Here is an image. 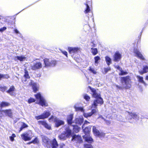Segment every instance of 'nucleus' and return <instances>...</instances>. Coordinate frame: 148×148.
<instances>
[{"instance_id": "1", "label": "nucleus", "mask_w": 148, "mask_h": 148, "mask_svg": "<svg viewBox=\"0 0 148 148\" xmlns=\"http://www.w3.org/2000/svg\"><path fill=\"white\" fill-rule=\"evenodd\" d=\"M89 88L92 93L93 97L96 98L90 106V107L91 108L93 107L95 108L99 104L101 105L103 103V99L101 97L100 93L98 89L96 90L94 88H92L90 86H89Z\"/></svg>"}, {"instance_id": "2", "label": "nucleus", "mask_w": 148, "mask_h": 148, "mask_svg": "<svg viewBox=\"0 0 148 148\" xmlns=\"http://www.w3.org/2000/svg\"><path fill=\"white\" fill-rule=\"evenodd\" d=\"M70 127H68L65 131L58 135V138L60 140H64L70 137L71 134V130Z\"/></svg>"}, {"instance_id": "3", "label": "nucleus", "mask_w": 148, "mask_h": 148, "mask_svg": "<svg viewBox=\"0 0 148 148\" xmlns=\"http://www.w3.org/2000/svg\"><path fill=\"white\" fill-rule=\"evenodd\" d=\"M91 127L88 126L86 127L83 130L85 135L83 136V138L85 141L89 143H91L93 142V139L90 136L89 133L90 132Z\"/></svg>"}, {"instance_id": "4", "label": "nucleus", "mask_w": 148, "mask_h": 148, "mask_svg": "<svg viewBox=\"0 0 148 148\" xmlns=\"http://www.w3.org/2000/svg\"><path fill=\"white\" fill-rule=\"evenodd\" d=\"M36 99L38 100H39V101L38 103L40 105L42 106H47V104L46 102V101L45 99L41 96L40 93L37 94L35 95Z\"/></svg>"}, {"instance_id": "5", "label": "nucleus", "mask_w": 148, "mask_h": 148, "mask_svg": "<svg viewBox=\"0 0 148 148\" xmlns=\"http://www.w3.org/2000/svg\"><path fill=\"white\" fill-rule=\"evenodd\" d=\"M121 81L122 83H125L126 86V88H128L131 87V80L129 77L127 76L121 77Z\"/></svg>"}, {"instance_id": "6", "label": "nucleus", "mask_w": 148, "mask_h": 148, "mask_svg": "<svg viewBox=\"0 0 148 148\" xmlns=\"http://www.w3.org/2000/svg\"><path fill=\"white\" fill-rule=\"evenodd\" d=\"M21 136L22 139L24 141H29L31 140L32 138V134L31 131H29L23 133Z\"/></svg>"}, {"instance_id": "7", "label": "nucleus", "mask_w": 148, "mask_h": 148, "mask_svg": "<svg viewBox=\"0 0 148 148\" xmlns=\"http://www.w3.org/2000/svg\"><path fill=\"white\" fill-rule=\"evenodd\" d=\"M45 64V67H48L50 66H54L56 64L55 60H51V59L45 58L43 60Z\"/></svg>"}, {"instance_id": "8", "label": "nucleus", "mask_w": 148, "mask_h": 148, "mask_svg": "<svg viewBox=\"0 0 148 148\" xmlns=\"http://www.w3.org/2000/svg\"><path fill=\"white\" fill-rule=\"evenodd\" d=\"M41 138L44 145L48 148H51V140L47 137L44 136L42 135Z\"/></svg>"}, {"instance_id": "9", "label": "nucleus", "mask_w": 148, "mask_h": 148, "mask_svg": "<svg viewBox=\"0 0 148 148\" xmlns=\"http://www.w3.org/2000/svg\"><path fill=\"white\" fill-rule=\"evenodd\" d=\"M50 120L53 119L55 123L56 126L58 127L61 125L64 124V121L61 120L59 118H57L55 116H51L49 119Z\"/></svg>"}, {"instance_id": "10", "label": "nucleus", "mask_w": 148, "mask_h": 148, "mask_svg": "<svg viewBox=\"0 0 148 148\" xmlns=\"http://www.w3.org/2000/svg\"><path fill=\"white\" fill-rule=\"evenodd\" d=\"M92 131L95 136H98L100 138H102L105 136V133L99 131L95 126L93 127Z\"/></svg>"}, {"instance_id": "11", "label": "nucleus", "mask_w": 148, "mask_h": 148, "mask_svg": "<svg viewBox=\"0 0 148 148\" xmlns=\"http://www.w3.org/2000/svg\"><path fill=\"white\" fill-rule=\"evenodd\" d=\"M42 67V64L41 62H37L34 63L33 65L31 66V69L33 70H36L40 69Z\"/></svg>"}, {"instance_id": "12", "label": "nucleus", "mask_w": 148, "mask_h": 148, "mask_svg": "<svg viewBox=\"0 0 148 148\" xmlns=\"http://www.w3.org/2000/svg\"><path fill=\"white\" fill-rule=\"evenodd\" d=\"M134 52L135 54V56L140 59L142 60L145 59L143 55L137 49L134 48Z\"/></svg>"}, {"instance_id": "13", "label": "nucleus", "mask_w": 148, "mask_h": 148, "mask_svg": "<svg viewBox=\"0 0 148 148\" xmlns=\"http://www.w3.org/2000/svg\"><path fill=\"white\" fill-rule=\"evenodd\" d=\"M72 140L73 141H76L77 143H82V140L81 136L79 135H75L73 137Z\"/></svg>"}, {"instance_id": "14", "label": "nucleus", "mask_w": 148, "mask_h": 148, "mask_svg": "<svg viewBox=\"0 0 148 148\" xmlns=\"http://www.w3.org/2000/svg\"><path fill=\"white\" fill-rule=\"evenodd\" d=\"M83 116H81L76 118L74 121V122L76 124L81 125L83 123Z\"/></svg>"}, {"instance_id": "15", "label": "nucleus", "mask_w": 148, "mask_h": 148, "mask_svg": "<svg viewBox=\"0 0 148 148\" xmlns=\"http://www.w3.org/2000/svg\"><path fill=\"white\" fill-rule=\"evenodd\" d=\"M79 48L78 47H69L68 50L70 54L77 52L79 50Z\"/></svg>"}, {"instance_id": "16", "label": "nucleus", "mask_w": 148, "mask_h": 148, "mask_svg": "<svg viewBox=\"0 0 148 148\" xmlns=\"http://www.w3.org/2000/svg\"><path fill=\"white\" fill-rule=\"evenodd\" d=\"M126 114L130 115L132 118L135 119H138L139 118V116L138 114L135 112L130 113L128 112H126Z\"/></svg>"}, {"instance_id": "17", "label": "nucleus", "mask_w": 148, "mask_h": 148, "mask_svg": "<svg viewBox=\"0 0 148 148\" xmlns=\"http://www.w3.org/2000/svg\"><path fill=\"white\" fill-rule=\"evenodd\" d=\"M121 57V55L118 52H116L114 56V60L115 62H118Z\"/></svg>"}, {"instance_id": "18", "label": "nucleus", "mask_w": 148, "mask_h": 148, "mask_svg": "<svg viewBox=\"0 0 148 148\" xmlns=\"http://www.w3.org/2000/svg\"><path fill=\"white\" fill-rule=\"evenodd\" d=\"M29 85L32 86L33 91L34 92H36L37 90H38V89L37 84L36 83H34V82L32 81H30V82L29 83Z\"/></svg>"}, {"instance_id": "19", "label": "nucleus", "mask_w": 148, "mask_h": 148, "mask_svg": "<svg viewBox=\"0 0 148 148\" xmlns=\"http://www.w3.org/2000/svg\"><path fill=\"white\" fill-rule=\"evenodd\" d=\"M70 127V130H71V129L72 128L71 127H72L73 129V132L76 133L78 132L79 131L80 129V127H79L77 125H70L68 127Z\"/></svg>"}, {"instance_id": "20", "label": "nucleus", "mask_w": 148, "mask_h": 148, "mask_svg": "<svg viewBox=\"0 0 148 148\" xmlns=\"http://www.w3.org/2000/svg\"><path fill=\"white\" fill-rule=\"evenodd\" d=\"M51 148H56L58 146V144L55 138L53 139L52 141L51 140Z\"/></svg>"}, {"instance_id": "21", "label": "nucleus", "mask_w": 148, "mask_h": 148, "mask_svg": "<svg viewBox=\"0 0 148 148\" xmlns=\"http://www.w3.org/2000/svg\"><path fill=\"white\" fill-rule=\"evenodd\" d=\"M38 122L48 130H50L51 129V126L47 124L44 121H39Z\"/></svg>"}, {"instance_id": "22", "label": "nucleus", "mask_w": 148, "mask_h": 148, "mask_svg": "<svg viewBox=\"0 0 148 148\" xmlns=\"http://www.w3.org/2000/svg\"><path fill=\"white\" fill-rule=\"evenodd\" d=\"M2 112L4 113L6 115H7L10 117H11L12 116V112L10 109L2 110Z\"/></svg>"}, {"instance_id": "23", "label": "nucleus", "mask_w": 148, "mask_h": 148, "mask_svg": "<svg viewBox=\"0 0 148 148\" xmlns=\"http://www.w3.org/2000/svg\"><path fill=\"white\" fill-rule=\"evenodd\" d=\"M136 77L138 82L143 84L145 86L147 85V84L143 81V77L137 75L136 76Z\"/></svg>"}, {"instance_id": "24", "label": "nucleus", "mask_w": 148, "mask_h": 148, "mask_svg": "<svg viewBox=\"0 0 148 148\" xmlns=\"http://www.w3.org/2000/svg\"><path fill=\"white\" fill-rule=\"evenodd\" d=\"M148 71V66H144L143 71H139V72L141 75L146 73Z\"/></svg>"}, {"instance_id": "25", "label": "nucleus", "mask_w": 148, "mask_h": 148, "mask_svg": "<svg viewBox=\"0 0 148 148\" xmlns=\"http://www.w3.org/2000/svg\"><path fill=\"white\" fill-rule=\"evenodd\" d=\"M73 118V116L71 114L67 117V122L68 124L71 125L73 123L72 120Z\"/></svg>"}, {"instance_id": "26", "label": "nucleus", "mask_w": 148, "mask_h": 148, "mask_svg": "<svg viewBox=\"0 0 148 148\" xmlns=\"http://www.w3.org/2000/svg\"><path fill=\"white\" fill-rule=\"evenodd\" d=\"M15 90V88L14 86H12L9 88V89L7 91V92L10 94L11 95H14L13 92Z\"/></svg>"}, {"instance_id": "27", "label": "nucleus", "mask_w": 148, "mask_h": 148, "mask_svg": "<svg viewBox=\"0 0 148 148\" xmlns=\"http://www.w3.org/2000/svg\"><path fill=\"white\" fill-rule=\"evenodd\" d=\"M50 114H51L49 111H45L42 114L44 119H45L48 118L50 115Z\"/></svg>"}, {"instance_id": "28", "label": "nucleus", "mask_w": 148, "mask_h": 148, "mask_svg": "<svg viewBox=\"0 0 148 148\" xmlns=\"http://www.w3.org/2000/svg\"><path fill=\"white\" fill-rule=\"evenodd\" d=\"M29 78H27V77H23L22 79V82L25 84H27L28 82H29V83L30 82V81L29 79Z\"/></svg>"}, {"instance_id": "29", "label": "nucleus", "mask_w": 148, "mask_h": 148, "mask_svg": "<svg viewBox=\"0 0 148 148\" xmlns=\"http://www.w3.org/2000/svg\"><path fill=\"white\" fill-rule=\"evenodd\" d=\"M118 69H119L121 71V73H119V75H124L127 73V72L123 70L119 66L118 67Z\"/></svg>"}, {"instance_id": "30", "label": "nucleus", "mask_w": 148, "mask_h": 148, "mask_svg": "<svg viewBox=\"0 0 148 148\" xmlns=\"http://www.w3.org/2000/svg\"><path fill=\"white\" fill-rule=\"evenodd\" d=\"M105 60L108 66H109L111 63V59L109 57L106 56L105 58Z\"/></svg>"}, {"instance_id": "31", "label": "nucleus", "mask_w": 148, "mask_h": 148, "mask_svg": "<svg viewBox=\"0 0 148 148\" xmlns=\"http://www.w3.org/2000/svg\"><path fill=\"white\" fill-rule=\"evenodd\" d=\"M75 111H80L83 112H84V110L83 108L81 107H78L75 106L74 107Z\"/></svg>"}, {"instance_id": "32", "label": "nucleus", "mask_w": 148, "mask_h": 148, "mask_svg": "<svg viewBox=\"0 0 148 148\" xmlns=\"http://www.w3.org/2000/svg\"><path fill=\"white\" fill-rule=\"evenodd\" d=\"M10 105V103L7 102H2L1 103H0V106L1 107L7 106Z\"/></svg>"}, {"instance_id": "33", "label": "nucleus", "mask_w": 148, "mask_h": 148, "mask_svg": "<svg viewBox=\"0 0 148 148\" xmlns=\"http://www.w3.org/2000/svg\"><path fill=\"white\" fill-rule=\"evenodd\" d=\"M88 70L90 72L93 74H95L97 73L96 70L95 69L92 68L91 67H89Z\"/></svg>"}, {"instance_id": "34", "label": "nucleus", "mask_w": 148, "mask_h": 148, "mask_svg": "<svg viewBox=\"0 0 148 148\" xmlns=\"http://www.w3.org/2000/svg\"><path fill=\"white\" fill-rule=\"evenodd\" d=\"M17 58L18 60H19L21 61H23L26 58L24 56H17Z\"/></svg>"}, {"instance_id": "35", "label": "nucleus", "mask_w": 148, "mask_h": 148, "mask_svg": "<svg viewBox=\"0 0 148 148\" xmlns=\"http://www.w3.org/2000/svg\"><path fill=\"white\" fill-rule=\"evenodd\" d=\"M9 77L8 75L7 74H0V79H7Z\"/></svg>"}, {"instance_id": "36", "label": "nucleus", "mask_w": 148, "mask_h": 148, "mask_svg": "<svg viewBox=\"0 0 148 148\" xmlns=\"http://www.w3.org/2000/svg\"><path fill=\"white\" fill-rule=\"evenodd\" d=\"M91 50L92 53L94 55H96L98 52L97 49L96 48H92Z\"/></svg>"}, {"instance_id": "37", "label": "nucleus", "mask_w": 148, "mask_h": 148, "mask_svg": "<svg viewBox=\"0 0 148 148\" xmlns=\"http://www.w3.org/2000/svg\"><path fill=\"white\" fill-rule=\"evenodd\" d=\"M39 142V140L38 138L37 137L34 140L32 141L31 142L29 143L28 144H29L31 143H33L34 144L38 143Z\"/></svg>"}, {"instance_id": "38", "label": "nucleus", "mask_w": 148, "mask_h": 148, "mask_svg": "<svg viewBox=\"0 0 148 148\" xmlns=\"http://www.w3.org/2000/svg\"><path fill=\"white\" fill-rule=\"evenodd\" d=\"M83 113V115L86 118L90 117L92 115L91 112L89 113H84V112Z\"/></svg>"}, {"instance_id": "39", "label": "nucleus", "mask_w": 148, "mask_h": 148, "mask_svg": "<svg viewBox=\"0 0 148 148\" xmlns=\"http://www.w3.org/2000/svg\"><path fill=\"white\" fill-rule=\"evenodd\" d=\"M27 127V125L25 123H23V125H22L20 129L19 132H20L21 131L23 130V129L26 127Z\"/></svg>"}, {"instance_id": "40", "label": "nucleus", "mask_w": 148, "mask_h": 148, "mask_svg": "<svg viewBox=\"0 0 148 148\" xmlns=\"http://www.w3.org/2000/svg\"><path fill=\"white\" fill-rule=\"evenodd\" d=\"M25 74L23 77H27V78H29L30 77L29 75L28 72L26 70H25Z\"/></svg>"}, {"instance_id": "41", "label": "nucleus", "mask_w": 148, "mask_h": 148, "mask_svg": "<svg viewBox=\"0 0 148 148\" xmlns=\"http://www.w3.org/2000/svg\"><path fill=\"white\" fill-rule=\"evenodd\" d=\"M110 70V67H108L107 68H104L102 70L103 73L104 74H106L109 70Z\"/></svg>"}, {"instance_id": "42", "label": "nucleus", "mask_w": 148, "mask_h": 148, "mask_svg": "<svg viewBox=\"0 0 148 148\" xmlns=\"http://www.w3.org/2000/svg\"><path fill=\"white\" fill-rule=\"evenodd\" d=\"M97 106H96V107L95 108H95V109H92V110L91 112V113L92 114V115L95 114V113H97V112L98 110L97 109ZM90 107L91 109H92V108H91L90 107Z\"/></svg>"}, {"instance_id": "43", "label": "nucleus", "mask_w": 148, "mask_h": 148, "mask_svg": "<svg viewBox=\"0 0 148 148\" xmlns=\"http://www.w3.org/2000/svg\"><path fill=\"white\" fill-rule=\"evenodd\" d=\"M86 8L85 11V13H88L90 11V9L89 6L87 4H86Z\"/></svg>"}, {"instance_id": "44", "label": "nucleus", "mask_w": 148, "mask_h": 148, "mask_svg": "<svg viewBox=\"0 0 148 148\" xmlns=\"http://www.w3.org/2000/svg\"><path fill=\"white\" fill-rule=\"evenodd\" d=\"M84 147L86 148H93V147L90 144H86L84 145Z\"/></svg>"}, {"instance_id": "45", "label": "nucleus", "mask_w": 148, "mask_h": 148, "mask_svg": "<svg viewBox=\"0 0 148 148\" xmlns=\"http://www.w3.org/2000/svg\"><path fill=\"white\" fill-rule=\"evenodd\" d=\"M35 118L37 120H39L40 119H44V118L42 116V114L40 116H35Z\"/></svg>"}, {"instance_id": "46", "label": "nucleus", "mask_w": 148, "mask_h": 148, "mask_svg": "<svg viewBox=\"0 0 148 148\" xmlns=\"http://www.w3.org/2000/svg\"><path fill=\"white\" fill-rule=\"evenodd\" d=\"M84 99L86 101H88L90 99V97L86 94L84 95Z\"/></svg>"}, {"instance_id": "47", "label": "nucleus", "mask_w": 148, "mask_h": 148, "mask_svg": "<svg viewBox=\"0 0 148 148\" xmlns=\"http://www.w3.org/2000/svg\"><path fill=\"white\" fill-rule=\"evenodd\" d=\"M94 59L95 63H97L98 62V60L100 59V58L99 56H97L95 57Z\"/></svg>"}, {"instance_id": "48", "label": "nucleus", "mask_w": 148, "mask_h": 148, "mask_svg": "<svg viewBox=\"0 0 148 148\" xmlns=\"http://www.w3.org/2000/svg\"><path fill=\"white\" fill-rule=\"evenodd\" d=\"M34 101L35 100L34 99L32 98H30L29 99L28 101V103H30L32 102H34Z\"/></svg>"}, {"instance_id": "49", "label": "nucleus", "mask_w": 148, "mask_h": 148, "mask_svg": "<svg viewBox=\"0 0 148 148\" xmlns=\"http://www.w3.org/2000/svg\"><path fill=\"white\" fill-rule=\"evenodd\" d=\"M62 52L65 55L66 57H67V53L66 51H62Z\"/></svg>"}, {"instance_id": "50", "label": "nucleus", "mask_w": 148, "mask_h": 148, "mask_svg": "<svg viewBox=\"0 0 148 148\" xmlns=\"http://www.w3.org/2000/svg\"><path fill=\"white\" fill-rule=\"evenodd\" d=\"M6 29V27H3L0 29V32H2L5 30Z\"/></svg>"}, {"instance_id": "51", "label": "nucleus", "mask_w": 148, "mask_h": 148, "mask_svg": "<svg viewBox=\"0 0 148 148\" xmlns=\"http://www.w3.org/2000/svg\"><path fill=\"white\" fill-rule=\"evenodd\" d=\"M9 138L10 140L12 142H13L14 140V138L12 137V136H10Z\"/></svg>"}, {"instance_id": "52", "label": "nucleus", "mask_w": 148, "mask_h": 148, "mask_svg": "<svg viewBox=\"0 0 148 148\" xmlns=\"http://www.w3.org/2000/svg\"><path fill=\"white\" fill-rule=\"evenodd\" d=\"M7 89V88L5 86H4L2 88V90L5 91V90Z\"/></svg>"}, {"instance_id": "53", "label": "nucleus", "mask_w": 148, "mask_h": 148, "mask_svg": "<svg viewBox=\"0 0 148 148\" xmlns=\"http://www.w3.org/2000/svg\"><path fill=\"white\" fill-rule=\"evenodd\" d=\"M116 86L118 88H119V89H122V87L121 86H119L118 85H116Z\"/></svg>"}, {"instance_id": "54", "label": "nucleus", "mask_w": 148, "mask_h": 148, "mask_svg": "<svg viewBox=\"0 0 148 148\" xmlns=\"http://www.w3.org/2000/svg\"><path fill=\"white\" fill-rule=\"evenodd\" d=\"M14 31L15 32L16 34L19 33V32L16 29H14Z\"/></svg>"}, {"instance_id": "55", "label": "nucleus", "mask_w": 148, "mask_h": 148, "mask_svg": "<svg viewBox=\"0 0 148 148\" xmlns=\"http://www.w3.org/2000/svg\"><path fill=\"white\" fill-rule=\"evenodd\" d=\"M106 123L107 125H109L110 123V122L109 121H106Z\"/></svg>"}, {"instance_id": "56", "label": "nucleus", "mask_w": 148, "mask_h": 148, "mask_svg": "<svg viewBox=\"0 0 148 148\" xmlns=\"http://www.w3.org/2000/svg\"><path fill=\"white\" fill-rule=\"evenodd\" d=\"M87 123H89L87 121H86L84 123V124L82 126V129H83V128L84 127V124H87Z\"/></svg>"}, {"instance_id": "57", "label": "nucleus", "mask_w": 148, "mask_h": 148, "mask_svg": "<svg viewBox=\"0 0 148 148\" xmlns=\"http://www.w3.org/2000/svg\"><path fill=\"white\" fill-rule=\"evenodd\" d=\"M12 137H13L14 138V137H16V135H15V134H13L12 135Z\"/></svg>"}, {"instance_id": "58", "label": "nucleus", "mask_w": 148, "mask_h": 148, "mask_svg": "<svg viewBox=\"0 0 148 148\" xmlns=\"http://www.w3.org/2000/svg\"><path fill=\"white\" fill-rule=\"evenodd\" d=\"M14 59L15 60H18L17 58V56L16 57L14 58Z\"/></svg>"}, {"instance_id": "59", "label": "nucleus", "mask_w": 148, "mask_h": 148, "mask_svg": "<svg viewBox=\"0 0 148 148\" xmlns=\"http://www.w3.org/2000/svg\"><path fill=\"white\" fill-rule=\"evenodd\" d=\"M146 79L148 80V75L146 77Z\"/></svg>"}, {"instance_id": "60", "label": "nucleus", "mask_w": 148, "mask_h": 148, "mask_svg": "<svg viewBox=\"0 0 148 148\" xmlns=\"http://www.w3.org/2000/svg\"><path fill=\"white\" fill-rule=\"evenodd\" d=\"M100 117H101L102 119H103V117L102 116H101Z\"/></svg>"}, {"instance_id": "61", "label": "nucleus", "mask_w": 148, "mask_h": 148, "mask_svg": "<svg viewBox=\"0 0 148 148\" xmlns=\"http://www.w3.org/2000/svg\"><path fill=\"white\" fill-rule=\"evenodd\" d=\"M1 18H0V20H1Z\"/></svg>"}]
</instances>
